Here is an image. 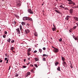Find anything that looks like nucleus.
Listing matches in <instances>:
<instances>
[{
	"label": "nucleus",
	"instance_id": "nucleus-58",
	"mask_svg": "<svg viewBox=\"0 0 78 78\" xmlns=\"http://www.w3.org/2000/svg\"><path fill=\"white\" fill-rule=\"evenodd\" d=\"M12 52H15L14 51H13V50H12Z\"/></svg>",
	"mask_w": 78,
	"mask_h": 78
},
{
	"label": "nucleus",
	"instance_id": "nucleus-42",
	"mask_svg": "<svg viewBox=\"0 0 78 78\" xmlns=\"http://www.w3.org/2000/svg\"><path fill=\"white\" fill-rule=\"evenodd\" d=\"M2 60H1V59L0 58V62H2Z\"/></svg>",
	"mask_w": 78,
	"mask_h": 78
},
{
	"label": "nucleus",
	"instance_id": "nucleus-25",
	"mask_svg": "<svg viewBox=\"0 0 78 78\" xmlns=\"http://www.w3.org/2000/svg\"><path fill=\"white\" fill-rule=\"evenodd\" d=\"M56 29V27H53L52 28V30L53 31H54V30H55Z\"/></svg>",
	"mask_w": 78,
	"mask_h": 78
},
{
	"label": "nucleus",
	"instance_id": "nucleus-59",
	"mask_svg": "<svg viewBox=\"0 0 78 78\" xmlns=\"http://www.w3.org/2000/svg\"><path fill=\"white\" fill-rule=\"evenodd\" d=\"M10 69L9 68V70Z\"/></svg>",
	"mask_w": 78,
	"mask_h": 78
},
{
	"label": "nucleus",
	"instance_id": "nucleus-1",
	"mask_svg": "<svg viewBox=\"0 0 78 78\" xmlns=\"http://www.w3.org/2000/svg\"><path fill=\"white\" fill-rule=\"evenodd\" d=\"M23 20H27L29 21H32L33 20L31 18L28 17H24L23 18Z\"/></svg>",
	"mask_w": 78,
	"mask_h": 78
},
{
	"label": "nucleus",
	"instance_id": "nucleus-17",
	"mask_svg": "<svg viewBox=\"0 0 78 78\" xmlns=\"http://www.w3.org/2000/svg\"><path fill=\"white\" fill-rule=\"evenodd\" d=\"M31 51V48H29L27 50V51L29 52H30Z\"/></svg>",
	"mask_w": 78,
	"mask_h": 78
},
{
	"label": "nucleus",
	"instance_id": "nucleus-8",
	"mask_svg": "<svg viewBox=\"0 0 78 78\" xmlns=\"http://www.w3.org/2000/svg\"><path fill=\"white\" fill-rule=\"evenodd\" d=\"M71 16H67L65 18V20H69V18H71Z\"/></svg>",
	"mask_w": 78,
	"mask_h": 78
},
{
	"label": "nucleus",
	"instance_id": "nucleus-46",
	"mask_svg": "<svg viewBox=\"0 0 78 78\" xmlns=\"http://www.w3.org/2000/svg\"><path fill=\"white\" fill-rule=\"evenodd\" d=\"M26 59H24V62H26Z\"/></svg>",
	"mask_w": 78,
	"mask_h": 78
},
{
	"label": "nucleus",
	"instance_id": "nucleus-37",
	"mask_svg": "<svg viewBox=\"0 0 78 78\" xmlns=\"http://www.w3.org/2000/svg\"><path fill=\"white\" fill-rule=\"evenodd\" d=\"M76 28V26H75L73 27V28L74 29H75Z\"/></svg>",
	"mask_w": 78,
	"mask_h": 78
},
{
	"label": "nucleus",
	"instance_id": "nucleus-5",
	"mask_svg": "<svg viewBox=\"0 0 78 78\" xmlns=\"http://www.w3.org/2000/svg\"><path fill=\"white\" fill-rule=\"evenodd\" d=\"M28 12H29V13H31V14H33V12L32 11L31 9H28L27 10Z\"/></svg>",
	"mask_w": 78,
	"mask_h": 78
},
{
	"label": "nucleus",
	"instance_id": "nucleus-10",
	"mask_svg": "<svg viewBox=\"0 0 78 78\" xmlns=\"http://www.w3.org/2000/svg\"><path fill=\"white\" fill-rule=\"evenodd\" d=\"M73 19L74 20H76V21H78V18L77 17H76V16L74 17H73Z\"/></svg>",
	"mask_w": 78,
	"mask_h": 78
},
{
	"label": "nucleus",
	"instance_id": "nucleus-12",
	"mask_svg": "<svg viewBox=\"0 0 78 78\" xmlns=\"http://www.w3.org/2000/svg\"><path fill=\"white\" fill-rule=\"evenodd\" d=\"M69 11L70 13H73V9H70Z\"/></svg>",
	"mask_w": 78,
	"mask_h": 78
},
{
	"label": "nucleus",
	"instance_id": "nucleus-53",
	"mask_svg": "<svg viewBox=\"0 0 78 78\" xmlns=\"http://www.w3.org/2000/svg\"><path fill=\"white\" fill-rule=\"evenodd\" d=\"M14 23H15V24H16V22H14Z\"/></svg>",
	"mask_w": 78,
	"mask_h": 78
},
{
	"label": "nucleus",
	"instance_id": "nucleus-39",
	"mask_svg": "<svg viewBox=\"0 0 78 78\" xmlns=\"http://www.w3.org/2000/svg\"><path fill=\"white\" fill-rule=\"evenodd\" d=\"M43 49L44 50H45L46 49V48H45V47H44V48H43Z\"/></svg>",
	"mask_w": 78,
	"mask_h": 78
},
{
	"label": "nucleus",
	"instance_id": "nucleus-27",
	"mask_svg": "<svg viewBox=\"0 0 78 78\" xmlns=\"http://www.w3.org/2000/svg\"><path fill=\"white\" fill-rule=\"evenodd\" d=\"M59 7H60V8H64V7H63V6L62 5H61V6H59Z\"/></svg>",
	"mask_w": 78,
	"mask_h": 78
},
{
	"label": "nucleus",
	"instance_id": "nucleus-43",
	"mask_svg": "<svg viewBox=\"0 0 78 78\" xmlns=\"http://www.w3.org/2000/svg\"><path fill=\"white\" fill-rule=\"evenodd\" d=\"M30 64V62H29V63H27V65H28Z\"/></svg>",
	"mask_w": 78,
	"mask_h": 78
},
{
	"label": "nucleus",
	"instance_id": "nucleus-36",
	"mask_svg": "<svg viewBox=\"0 0 78 78\" xmlns=\"http://www.w3.org/2000/svg\"><path fill=\"white\" fill-rule=\"evenodd\" d=\"M58 64V62H56V63H55V66H57V65Z\"/></svg>",
	"mask_w": 78,
	"mask_h": 78
},
{
	"label": "nucleus",
	"instance_id": "nucleus-33",
	"mask_svg": "<svg viewBox=\"0 0 78 78\" xmlns=\"http://www.w3.org/2000/svg\"><path fill=\"white\" fill-rule=\"evenodd\" d=\"M6 60H7V62H6V63H8V62H9V59H6Z\"/></svg>",
	"mask_w": 78,
	"mask_h": 78
},
{
	"label": "nucleus",
	"instance_id": "nucleus-20",
	"mask_svg": "<svg viewBox=\"0 0 78 78\" xmlns=\"http://www.w3.org/2000/svg\"><path fill=\"white\" fill-rule=\"evenodd\" d=\"M21 4L20 3H18L17 5V6L18 7H20L21 5Z\"/></svg>",
	"mask_w": 78,
	"mask_h": 78
},
{
	"label": "nucleus",
	"instance_id": "nucleus-32",
	"mask_svg": "<svg viewBox=\"0 0 78 78\" xmlns=\"http://www.w3.org/2000/svg\"><path fill=\"white\" fill-rule=\"evenodd\" d=\"M34 66H35V67H36V68H37L38 67V66H37V64H35Z\"/></svg>",
	"mask_w": 78,
	"mask_h": 78
},
{
	"label": "nucleus",
	"instance_id": "nucleus-28",
	"mask_svg": "<svg viewBox=\"0 0 78 78\" xmlns=\"http://www.w3.org/2000/svg\"><path fill=\"white\" fill-rule=\"evenodd\" d=\"M57 70L58 71H60V67H58V68H57Z\"/></svg>",
	"mask_w": 78,
	"mask_h": 78
},
{
	"label": "nucleus",
	"instance_id": "nucleus-6",
	"mask_svg": "<svg viewBox=\"0 0 78 78\" xmlns=\"http://www.w3.org/2000/svg\"><path fill=\"white\" fill-rule=\"evenodd\" d=\"M16 32L17 33V34H20V30L19 28L16 29Z\"/></svg>",
	"mask_w": 78,
	"mask_h": 78
},
{
	"label": "nucleus",
	"instance_id": "nucleus-40",
	"mask_svg": "<svg viewBox=\"0 0 78 78\" xmlns=\"http://www.w3.org/2000/svg\"><path fill=\"white\" fill-rule=\"evenodd\" d=\"M4 33H5V34H7V31H5V32H4Z\"/></svg>",
	"mask_w": 78,
	"mask_h": 78
},
{
	"label": "nucleus",
	"instance_id": "nucleus-35",
	"mask_svg": "<svg viewBox=\"0 0 78 78\" xmlns=\"http://www.w3.org/2000/svg\"><path fill=\"white\" fill-rule=\"evenodd\" d=\"M14 42H15L14 40H12V41H11V43H14Z\"/></svg>",
	"mask_w": 78,
	"mask_h": 78
},
{
	"label": "nucleus",
	"instance_id": "nucleus-55",
	"mask_svg": "<svg viewBox=\"0 0 78 78\" xmlns=\"http://www.w3.org/2000/svg\"><path fill=\"white\" fill-rule=\"evenodd\" d=\"M15 16L16 17H17L18 16L17 15H15Z\"/></svg>",
	"mask_w": 78,
	"mask_h": 78
},
{
	"label": "nucleus",
	"instance_id": "nucleus-61",
	"mask_svg": "<svg viewBox=\"0 0 78 78\" xmlns=\"http://www.w3.org/2000/svg\"><path fill=\"white\" fill-rule=\"evenodd\" d=\"M9 58V55H8V56H7Z\"/></svg>",
	"mask_w": 78,
	"mask_h": 78
},
{
	"label": "nucleus",
	"instance_id": "nucleus-19",
	"mask_svg": "<svg viewBox=\"0 0 78 78\" xmlns=\"http://www.w3.org/2000/svg\"><path fill=\"white\" fill-rule=\"evenodd\" d=\"M62 60H63V61H65V58H64V57H62Z\"/></svg>",
	"mask_w": 78,
	"mask_h": 78
},
{
	"label": "nucleus",
	"instance_id": "nucleus-31",
	"mask_svg": "<svg viewBox=\"0 0 78 78\" xmlns=\"http://www.w3.org/2000/svg\"><path fill=\"white\" fill-rule=\"evenodd\" d=\"M23 68H25L27 67V66H23Z\"/></svg>",
	"mask_w": 78,
	"mask_h": 78
},
{
	"label": "nucleus",
	"instance_id": "nucleus-29",
	"mask_svg": "<svg viewBox=\"0 0 78 78\" xmlns=\"http://www.w3.org/2000/svg\"><path fill=\"white\" fill-rule=\"evenodd\" d=\"M62 38H60V39H59V42H61L62 41Z\"/></svg>",
	"mask_w": 78,
	"mask_h": 78
},
{
	"label": "nucleus",
	"instance_id": "nucleus-4",
	"mask_svg": "<svg viewBox=\"0 0 78 78\" xmlns=\"http://www.w3.org/2000/svg\"><path fill=\"white\" fill-rule=\"evenodd\" d=\"M73 37L74 39H75V41H78V36H76V37L75 36H74V35H73Z\"/></svg>",
	"mask_w": 78,
	"mask_h": 78
},
{
	"label": "nucleus",
	"instance_id": "nucleus-24",
	"mask_svg": "<svg viewBox=\"0 0 78 78\" xmlns=\"http://www.w3.org/2000/svg\"><path fill=\"white\" fill-rule=\"evenodd\" d=\"M22 25H25V23L24 22H22Z\"/></svg>",
	"mask_w": 78,
	"mask_h": 78
},
{
	"label": "nucleus",
	"instance_id": "nucleus-56",
	"mask_svg": "<svg viewBox=\"0 0 78 78\" xmlns=\"http://www.w3.org/2000/svg\"><path fill=\"white\" fill-rule=\"evenodd\" d=\"M32 71H34L33 69H32Z\"/></svg>",
	"mask_w": 78,
	"mask_h": 78
},
{
	"label": "nucleus",
	"instance_id": "nucleus-63",
	"mask_svg": "<svg viewBox=\"0 0 78 78\" xmlns=\"http://www.w3.org/2000/svg\"><path fill=\"white\" fill-rule=\"evenodd\" d=\"M43 5V4H42V5Z\"/></svg>",
	"mask_w": 78,
	"mask_h": 78
},
{
	"label": "nucleus",
	"instance_id": "nucleus-9",
	"mask_svg": "<svg viewBox=\"0 0 78 78\" xmlns=\"http://www.w3.org/2000/svg\"><path fill=\"white\" fill-rule=\"evenodd\" d=\"M62 64L64 66H67L66 63L64 61L63 62H62Z\"/></svg>",
	"mask_w": 78,
	"mask_h": 78
},
{
	"label": "nucleus",
	"instance_id": "nucleus-49",
	"mask_svg": "<svg viewBox=\"0 0 78 78\" xmlns=\"http://www.w3.org/2000/svg\"><path fill=\"white\" fill-rule=\"evenodd\" d=\"M30 66H32V67H33L34 65H30Z\"/></svg>",
	"mask_w": 78,
	"mask_h": 78
},
{
	"label": "nucleus",
	"instance_id": "nucleus-16",
	"mask_svg": "<svg viewBox=\"0 0 78 78\" xmlns=\"http://www.w3.org/2000/svg\"><path fill=\"white\" fill-rule=\"evenodd\" d=\"M14 48L13 47H12L11 48H10V49L12 51L13 50H14Z\"/></svg>",
	"mask_w": 78,
	"mask_h": 78
},
{
	"label": "nucleus",
	"instance_id": "nucleus-48",
	"mask_svg": "<svg viewBox=\"0 0 78 78\" xmlns=\"http://www.w3.org/2000/svg\"><path fill=\"white\" fill-rule=\"evenodd\" d=\"M76 24L77 25V27L78 26V23H76Z\"/></svg>",
	"mask_w": 78,
	"mask_h": 78
},
{
	"label": "nucleus",
	"instance_id": "nucleus-57",
	"mask_svg": "<svg viewBox=\"0 0 78 78\" xmlns=\"http://www.w3.org/2000/svg\"><path fill=\"white\" fill-rule=\"evenodd\" d=\"M75 7H72V8H75Z\"/></svg>",
	"mask_w": 78,
	"mask_h": 78
},
{
	"label": "nucleus",
	"instance_id": "nucleus-34",
	"mask_svg": "<svg viewBox=\"0 0 78 78\" xmlns=\"http://www.w3.org/2000/svg\"><path fill=\"white\" fill-rule=\"evenodd\" d=\"M34 35L35 36H37V33H35V34H34Z\"/></svg>",
	"mask_w": 78,
	"mask_h": 78
},
{
	"label": "nucleus",
	"instance_id": "nucleus-44",
	"mask_svg": "<svg viewBox=\"0 0 78 78\" xmlns=\"http://www.w3.org/2000/svg\"><path fill=\"white\" fill-rule=\"evenodd\" d=\"M37 51H34V53H37Z\"/></svg>",
	"mask_w": 78,
	"mask_h": 78
},
{
	"label": "nucleus",
	"instance_id": "nucleus-2",
	"mask_svg": "<svg viewBox=\"0 0 78 78\" xmlns=\"http://www.w3.org/2000/svg\"><path fill=\"white\" fill-rule=\"evenodd\" d=\"M67 1L69 2H68V4L69 5H72V4L73 5L72 6L74 5L75 4V2H73V1H72V0H67Z\"/></svg>",
	"mask_w": 78,
	"mask_h": 78
},
{
	"label": "nucleus",
	"instance_id": "nucleus-47",
	"mask_svg": "<svg viewBox=\"0 0 78 78\" xmlns=\"http://www.w3.org/2000/svg\"><path fill=\"white\" fill-rule=\"evenodd\" d=\"M7 54H5V55L6 57H7Z\"/></svg>",
	"mask_w": 78,
	"mask_h": 78
},
{
	"label": "nucleus",
	"instance_id": "nucleus-22",
	"mask_svg": "<svg viewBox=\"0 0 78 78\" xmlns=\"http://www.w3.org/2000/svg\"><path fill=\"white\" fill-rule=\"evenodd\" d=\"M11 41V39H10L9 38V39H8V40H7V41H8V42H9V43H10Z\"/></svg>",
	"mask_w": 78,
	"mask_h": 78
},
{
	"label": "nucleus",
	"instance_id": "nucleus-26",
	"mask_svg": "<svg viewBox=\"0 0 78 78\" xmlns=\"http://www.w3.org/2000/svg\"><path fill=\"white\" fill-rule=\"evenodd\" d=\"M43 57H44L45 56H48V55H46V54H43Z\"/></svg>",
	"mask_w": 78,
	"mask_h": 78
},
{
	"label": "nucleus",
	"instance_id": "nucleus-45",
	"mask_svg": "<svg viewBox=\"0 0 78 78\" xmlns=\"http://www.w3.org/2000/svg\"><path fill=\"white\" fill-rule=\"evenodd\" d=\"M70 67L71 68H73V66L72 65H71L70 66Z\"/></svg>",
	"mask_w": 78,
	"mask_h": 78
},
{
	"label": "nucleus",
	"instance_id": "nucleus-41",
	"mask_svg": "<svg viewBox=\"0 0 78 78\" xmlns=\"http://www.w3.org/2000/svg\"><path fill=\"white\" fill-rule=\"evenodd\" d=\"M7 59H8V58H5V61H6V60H7Z\"/></svg>",
	"mask_w": 78,
	"mask_h": 78
},
{
	"label": "nucleus",
	"instance_id": "nucleus-50",
	"mask_svg": "<svg viewBox=\"0 0 78 78\" xmlns=\"http://www.w3.org/2000/svg\"><path fill=\"white\" fill-rule=\"evenodd\" d=\"M75 8H78V5H77V7H75Z\"/></svg>",
	"mask_w": 78,
	"mask_h": 78
},
{
	"label": "nucleus",
	"instance_id": "nucleus-51",
	"mask_svg": "<svg viewBox=\"0 0 78 78\" xmlns=\"http://www.w3.org/2000/svg\"><path fill=\"white\" fill-rule=\"evenodd\" d=\"M53 25L54 27V28H55V26L54 25V24H53Z\"/></svg>",
	"mask_w": 78,
	"mask_h": 78
},
{
	"label": "nucleus",
	"instance_id": "nucleus-7",
	"mask_svg": "<svg viewBox=\"0 0 78 78\" xmlns=\"http://www.w3.org/2000/svg\"><path fill=\"white\" fill-rule=\"evenodd\" d=\"M29 32H30V30H29L26 29V30H25V33L26 34H28V33H29Z\"/></svg>",
	"mask_w": 78,
	"mask_h": 78
},
{
	"label": "nucleus",
	"instance_id": "nucleus-21",
	"mask_svg": "<svg viewBox=\"0 0 78 78\" xmlns=\"http://www.w3.org/2000/svg\"><path fill=\"white\" fill-rule=\"evenodd\" d=\"M55 12H57V13H60V12H59L58 10H56V9L55 10Z\"/></svg>",
	"mask_w": 78,
	"mask_h": 78
},
{
	"label": "nucleus",
	"instance_id": "nucleus-15",
	"mask_svg": "<svg viewBox=\"0 0 78 78\" xmlns=\"http://www.w3.org/2000/svg\"><path fill=\"white\" fill-rule=\"evenodd\" d=\"M27 54L28 55V56H29L30 55H31V54H30V52L28 51H27Z\"/></svg>",
	"mask_w": 78,
	"mask_h": 78
},
{
	"label": "nucleus",
	"instance_id": "nucleus-54",
	"mask_svg": "<svg viewBox=\"0 0 78 78\" xmlns=\"http://www.w3.org/2000/svg\"><path fill=\"white\" fill-rule=\"evenodd\" d=\"M11 68V66H9V69H10Z\"/></svg>",
	"mask_w": 78,
	"mask_h": 78
},
{
	"label": "nucleus",
	"instance_id": "nucleus-38",
	"mask_svg": "<svg viewBox=\"0 0 78 78\" xmlns=\"http://www.w3.org/2000/svg\"><path fill=\"white\" fill-rule=\"evenodd\" d=\"M3 37L4 38H5L6 37V35H3Z\"/></svg>",
	"mask_w": 78,
	"mask_h": 78
},
{
	"label": "nucleus",
	"instance_id": "nucleus-30",
	"mask_svg": "<svg viewBox=\"0 0 78 78\" xmlns=\"http://www.w3.org/2000/svg\"><path fill=\"white\" fill-rule=\"evenodd\" d=\"M43 61H45V60H46V58L44 57L43 59Z\"/></svg>",
	"mask_w": 78,
	"mask_h": 78
},
{
	"label": "nucleus",
	"instance_id": "nucleus-52",
	"mask_svg": "<svg viewBox=\"0 0 78 78\" xmlns=\"http://www.w3.org/2000/svg\"><path fill=\"white\" fill-rule=\"evenodd\" d=\"M30 57L29 58H28V60H30Z\"/></svg>",
	"mask_w": 78,
	"mask_h": 78
},
{
	"label": "nucleus",
	"instance_id": "nucleus-3",
	"mask_svg": "<svg viewBox=\"0 0 78 78\" xmlns=\"http://www.w3.org/2000/svg\"><path fill=\"white\" fill-rule=\"evenodd\" d=\"M58 51L59 49L57 48H54V49H53V51L54 52L58 53Z\"/></svg>",
	"mask_w": 78,
	"mask_h": 78
},
{
	"label": "nucleus",
	"instance_id": "nucleus-18",
	"mask_svg": "<svg viewBox=\"0 0 78 78\" xmlns=\"http://www.w3.org/2000/svg\"><path fill=\"white\" fill-rule=\"evenodd\" d=\"M20 28L21 30H22L23 29L22 28V25H20Z\"/></svg>",
	"mask_w": 78,
	"mask_h": 78
},
{
	"label": "nucleus",
	"instance_id": "nucleus-23",
	"mask_svg": "<svg viewBox=\"0 0 78 78\" xmlns=\"http://www.w3.org/2000/svg\"><path fill=\"white\" fill-rule=\"evenodd\" d=\"M39 51L40 52V53H41L42 52V50L41 49H39Z\"/></svg>",
	"mask_w": 78,
	"mask_h": 78
},
{
	"label": "nucleus",
	"instance_id": "nucleus-14",
	"mask_svg": "<svg viewBox=\"0 0 78 78\" xmlns=\"http://www.w3.org/2000/svg\"><path fill=\"white\" fill-rule=\"evenodd\" d=\"M34 59H35L36 61H38V60H39L38 58H37V57H35V58H34Z\"/></svg>",
	"mask_w": 78,
	"mask_h": 78
},
{
	"label": "nucleus",
	"instance_id": "nucleus-11",
	"mask_svg": "<svg viewBox=\"0 0 78 78\" xmlns=\"http://www.w3.org/2000/svg\"><path fill=\"white\" fill-rule=\"evenodd\" d=\"M30 72H27L26 75V77H28V75H30Z\"/></svg>",
	"mask_w": 78,
	"mask_h": 78
},
{
	"label": "nucleus",
	"instance_id": "nucleus-62",
	"mask_svg": "<svg viewBox=\"0 0 78 78\" xmlns=\"http://www.w3.org/2000/svg\"><path fill=\"white\" fill-rule=\"evenodd\" d=\"M2 1H5V0H2Z\"/></svg>",
	"mask_w": 78,
	"mask_h": 78
},
{
	"label": "nucleus",
	"instance_id": "nucleus-13",
	"mask_svg": "<svg viewBox=\"0 0 78 78\" xmlns=\"http://www.w3.org/2000/svg\"><path fill=\"white\" fill-rule=\"evenodd\" d=\"M15 76L18 77V76H19V73H15Z\"/></svg>",
	"mask_w": 78,
	"mask_h": 78
},
{
	"label": "nucleus",
	"instance_id": "nucleus-60",
	"mask_svg": "<svg viewBox=\"0 0 78 78\" xmlns=\"http://www.w3.org/2000/svg\"><path fill=\"white\" fill-rule=\"evenodd\" d=\"M69 32H71V31H70V30H69Z\"/></svg>",
	"mask_w": 78,
	"mask_h": 78
}]
</instances>
